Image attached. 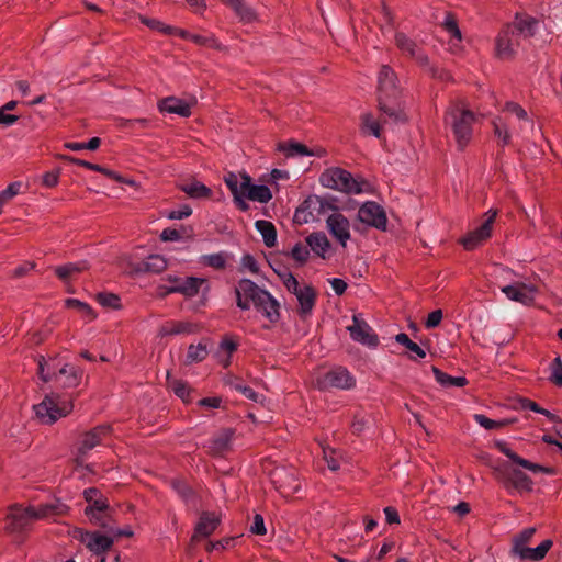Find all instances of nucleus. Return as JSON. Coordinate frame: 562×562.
I'll use <instances>...</instances> for the list:
<instances>
[{
  "label": "nucleus",
  "instance_id": "nucleus-41",
  "mask_svg": "<svg viewBox=\"0 0 562 562\" xmlns=\"http://www.w3.org/2000/svg\"><path fill=\"white\" fill-rule=\"evenodd\" d=\"M207 346L205 342L198 345H190L187 352V363H194L203 361L207 356Z\"/></svg>",
  "mask_w": 562,
  "mask_h": 562
},
{
  "label": "nucleus",
  "instance_id": "nucleus-29",
  "mask_svg": "<svg viewBox=\"0 0 562 562\" xmlns=\"http://www.w3.org/2000/svg\"><path fill=\"white\" fill-rule=\"evenodd\" d=\"M553 541L551 539L543 540L539 546L536 548H526L525 550H521L519 554L516 557L520 560L525 561H541L544 559L549 550L552 548Z\"/></svg>",
  "mask_w": 562,
  "mask_h": 562
},
{
  "label": "nucleus",
  "instance_id": "nucleus-27",
  "mask_svg": "<svg viewBox=\"0 0 562 562\" xmlns=\"http://www.w3.org/2000/svg\"><path fill=\"white\" fill-rule=\"evenodd\" d=\"M158 109L162 113L178 114L182 117H188L191 115L190 105L186 101L175 97L162 99L158 103Z\"/></svg>",
  "mask_w": 562,
  "mask_h": 562
},
{
  "label": "nucleus",
  "instance_id": "nucleus-23",
  "mask_svg": "<svg viewBox=\"0 0 562 562\" xmlns=\"http://www.w3.org/2000/svg\"><path fill=\"white\" fill-rule=\"evenodd\" d=\"M497 449L504 453L507 458H509L514 463L527 469L533 473H547L552 474L553 471L550 468L542 467L537 463H532L527 459L519 457L516 452H514L506 442L498 441L496 442Z\"/></svg>",
  "mask_w": 562,
  "mask_h": 562
},
{
  "label": "nucleus",
  "instance_id": "nucleus-39",
  "mask_svg": "<svg viewBox=\"0 0 562 562\" xmlns=\"http://www.w3.org/2000/svg\"><path fill=\"white\" fill-rule=\"evenodd\" d=\"M237 349V344L231 338H224L220 344L217 352L218 361L224 368H227L231 363V356Z\"/></svg>",
  "mask_w": 562,
  "mask_h": 562
},
{
  "label": "nucleus",
  "instance_id": "nucleus-11",
  "mask_svg": "<svg viewBox=\"0 0 562 562\" xmlns=\"http://www.w3.org/2000/svg\"><path fill=\"white\" fill-rule=\"evenodd\" d=\"M519 36L516 31L506 24L495 38V55L502 60L514 58L520 45Z\"/></svg>",
  "mask_w": 562,
  "mask_h": 562
},
{
  "label": "nucleus",
  "instance_id": "nucleus-5",
  "mask_svg": "<svg viewBox=\"0 0 562 562\" xmlns=\"http://www.w3.org/2000/svg\"><path fill=\"white\" fill-rule=\"evenodd\" d=\"M35 416L45 425H52L59 418L66 417L74 409L71 400L57 394L46 395L43 401L33 406Z\"/></svg>",
  "mask_w": 562,
  "mask_h": 562
},
{
  "label": "nucleus",
  "instance_id": "nucleus-57",
  "mask_svg": "<svg viewBox=\"0 0 562 562\" xmlns=\"http://www.w3.org/2000/svg\"><path fill=\"white\" fill-rule=\"evenodd\" d=\"M85 514L92 524L100 526L102 528H110L109 510H106L105 513L99 512V513H85Z\"/></svg>",
  "mask_w": 562,
  "mask_h": 562
},
{
  "label": "nucleus",
  "instance_id": "nucleus-62",
  "mask_svg": "<svg viewBox=\"0 0 562 562\" xmlns=\"http://www.w3.org/2000/svg\"><path fill=\"white\" fill-rule=\"evenodd\" d=\"M109 510V503L105 498L99 497L89 504L85 513H105Z\"/></svg>",
  "mask_w": 562,
  "mask_h": 562
},
{
  "label": "nucleus",
  "instance_id": "nucleus-34",
  "mask_svg": "<svg viewBox=\"0 0 562 562\" xmlns=\"http://www.w3.org/2000/svg\"><path fill=\"white\" fill-rule=\"evenodd\" d=\"M277 149L281 151L285 158H296L313 155V153L305 145L292 140L286 143H279Z\"/></svg>",
  "mask_w": 562,
  "mask_h": 562
},
{
  "label": "nucleus",
  "instance_id": "nucleus-30",
  "mask_svg": "<svg viewBox=\"0 0 562 562\" xmlns=\"http://www.w3.org/2000/svg\"><path fill=\"white\" fill-rule=\"evenodd\" d=\"M307 246L319 257L326 258L330 250V243L323 232L310 234L306 237Z\"/></svg>",
  "mask_w": 562,
  "mask_h": 562
},
{
  "label": "nucleus",
  "instance_id": "nucleus-53",
  "mask_svg": "<svg viewBox=\"0 0 562 562\" xmlns=\"http://www.w3.org/2000/svg\"><path fill=\"white\" fill-rule=\"evenodd\" d=\"M515 277L516 273L507 267L498 266L495 269V279L499 285L515 282Z\"/></svg>",
  "mask_w": 562,
  "mask_h": 562
},
{
  "label": "nucleus",
  "instance_id": "nucleus-2",
  "mask_svg": "<svg viewBox=\"0 0 562 562\" xmlns=\"http://www.w3.org/2000/svg\"><path fill=\"white\" fill-rule=\"evenodd\" d=\"M378 83L380 90L379 108L380 120L383 124H398L406 122V114L400 103L395 102L397 97V77L394 70L383 65L379 71Z\"/></svg>",
  "mask_w": 562,
  "mask_h": 562
},
{
  "label": "nucleus",
  "instance_id": "nucleus-25",
  "mask_svg": "<svg viewBox=\"0 0 562 562\" xmlns=\"http://www.w3.org/2000/svg\"><path fill=\"white\" fill-rule=\"evenodd\" d=\"M221 522V517L212 512H203L194 529L193 539L211 536Z\"/></svg>",
  "mask_w": 562,
  "mask_h": 562
},
{
  "label": "nucleus",
  "instance_id": "nucleus-38",
  "mask_svg": "<svg viewBox=\"0 0 562 562\" xmlns=\"http://www.w3.org/2000/svg\"><path fill=\"white\" fill-rule=\"evenodd\" d=\"M395 341L398 342L400 345H403L412 352V355L409 356L412 360L426 357V351L419 345L411 340L407 334H397L395 336Z\"/></svg>",
  "mask_w": 562,
  "mask_h": 562
},
{
  "label": "nucleus",
  "instance_id": "nucleus-16",
  "mask_svg": "<svg viewBox=\"0 0 562 562\" xmlns=\"http://www.w3.org/2000/svg\"><path fill=\"white\" fill-rule=\"evenodd\" d=\"M350 337L362 345L375 348L379 345V337L373 329L361 317L360 314L352 316V325L347 327Z\"/></svg>",
  "mask_w": 562,
  "mask_h": 562
},
{
  "label": "nucleus",
  "instance_id": "nucleus-50",
  "mask_svg": "<svg viewBox=\"0 0 562 562\" xmlns=\"http://www.w3.org/2000/svg\"><path fill=\"white\" fill-rule=\"evenodd\" d=\"M362 131L375 137H380V122L376 121L371 114L362 116Z\"/></svg>",
  "mask_w": 562,
  "mask_h": 562
},
{
  "label": "nucleus",
  "instance_id": "nucleus-31",
  "mask_svg": "<svg viewBox=\"0 0 562 562\" xmlns=\"http://www.w3.org/2000/svg\"><path fill=\"white\" fill-rule=\"evenodd\" d=\"M179 188L191 199H210L212 196V190L195 179L180 183Z\"/></svg>",
  "mask_w": 562,
  "mask_h": 562
},
{
  "label": "nucleus",
  "instance_id": "nucleus-61",
  "mask_svg": "<svg viewBox=\"0 0 562 562\" xmlns=\"http://www.w3.org/2000/svg\"><path fill=\"white\" fill-rule=\"evenodd\" d=\"M323 453H324V459L327 463V467L331 471H337L340 468V461H339V458L336 456L337 454L336 451L333 449H329V448H324Z\"/></svg>",
  "mask_w": 562,
  "mask_h": 562
},
{
  "label": "nucleus",
  "instance_id": "nucleus-64",
  "mask_svg": "<svg viewBox=\"0 0 562 562\" xmlns=\"http://www.w3.org/2000/svg\"><path fill=\"white\" fill-rule=\"evenodd\" d=\"M192 214V209L189 205H182L177 210L169 211L167 217L169 220H182Z\"/></svg>",
  "mask_w": 562,
  "mask_h": 562
},
{
  "label": "nucleus",
  "instance_id": "nucleus-6",
  "mask_svg": "<svg viewBox=\"0 0 562 562\" xmlns=\"http://www.w3.org/2000/svg\"><path fill=\"white\" fill-rule=\"evenodd\" d=\"M493 469L496 480L499 481L505 488H513L519 493L532 491V480L520 470L514 469L507 463H499Z\"/></svg>",
  "mask_w": 562,
  "mask_h": 562
},
{
  "label": "nucleus",
  "instance_id": "nucleus-35",
  "mask_svg": "<svg viewBox=\"0 0 562 562\" xmlns=\"http://www.w3.org/2000/svg\"><path fill=\"white\" fill-rule=\"evenodd\" d=\"M435 380L443 387H463L468 384L465 376H452L441 371L437 367H432Z\"/></svg>",
  "mask_w": 562,
  "mask_h": 562
},
{
  "label": "nucleus",
  "instance_id": "nucleus-21",
  "mask_svg": "<svg viewBox=\"0 0 562 562\" xmlns=\"http://www.w3.org/2000/svg\"><path fill=\"white\" fill-rule=\"evenodd\" d=\"M254 308L272 324H276L280 321L281 305L268 290H266Z\"/></svg>",
  "mask_w": 562,
  "mask_h": 562
},
{
  "label": "nucleus",
  "instance_id": "nucleus-28",
  "mask_svg": "<svg viewBox=\"0 0 562 562\" xmlns=\"http://www.w3.org/2000/svg\"><path fill=\"white\" fill-rule=\"evenodd\" d=\"M83 371L75 366L66 364L64 366L58 374H55V379L60 381L64 387H76L79 385Z\"/></svg>",
  "mask_w": 562,
  "mask_h": 562
},
{
  "label": "nucleus",
  "instance_id": "nucleus-63",
  "mask_svg": "<svg viewBox=\"0 0 562 562\" xmlns=\"http://www.w3.org/2000/svg\"><path fill=\"white\" fill-rule=\"evenodd\" d=\"M250 532L254 535L263 536L267 532L263 517L259 514L255 515L254 521L249 528Z\"/></svg>",
  "mask_w": 562,
  "mask_h": 562
},
{
  "label": "nucleus",
  "instance_id": "nucleus-37",
  "mask_svg": "<svg viewBox=\"0 0 562 562\" xmlns=\"http://www.w3.org/2000/svg\"><path fill=\"white\" fill-rule=\"evenodd\" d=\"M256 229L261 234L267 247H273L277 243V229L274 225L265 220H258L255 223Z\"/></svg>",
  "mask_w": 562,
  "mask_h": 562
},
{
  "label": "nucleus",
  "instance_id": "nucleus-26",
  "mask_svg": "<svg viewBox=\"0 0 562 562\" xmlns=\"http://www.w3.org/2000/svg\"><path fill=\"white\" fill-rule=\"evenodd\" d=\"M296 300L299 303L297 313L300 317L306 318L312 314L315 306L316 292L311 285L304 283L303 291L297 293Z\"/></svg>",
  "mask_w": 562,
  "mask_h": 562
},
{
  "label": "nucleus",
  "instance_id": "nucleus-3",
  "mask_svg": "<svg viewBox=\"0 0 562 562\" xmlns=\"http://www.w3.org/2000/svg\"><path fill=\"white\" fill-rule=\"evenodd\" d=\"M475 121L474 113L462 102L451 103L445 115L446 125L453 133L459 149H463L472 137V125Z\"/></svg>",
  "mask_w": 562,
  "mask_h": 562
},
{
  "label": "nucleus",
  "instance_id": "nucleus-60",
  "mask_svg": "<svg viewBox=\"0 0 562 562\" xmlns=\"http://www.w3.org/2000/svg\"><path fill=\"white\" fill-rule=\"evenodd\" d=\"M474 420L481 427H483V428H485L487 430H491V429H494V428H498V427H502L504 425V422H498V420L491 419V418L486 417L483 414H475L474 415Z\"/></svg>",
  "mask_w": 562,
  "mask_h": 562
},
{
  "label": "nucleus",
  "instance_id": "nucleus-49",
  "mask_svg": "<svg viewBox=\"0 0 562 562\" xmlns=\"http://www.w3.org/2000/svg\"><path fill=\"white\" fill-rule=\"evenodd\" d=\"M550 376L549 380L555 385L562 386V360L560 357H555L550 366Z\"/></svg>",
  "mask_w": 562,
  "mask_h": 562
},
{
  "label": "nucleus",
  "instance_id": "nucleus-13",
  "mask_svg": "<svg viewBox=\"0 0 562 562\" xmlns=\"http://www.w3.org/2000/svg\"><path fill=\"white\" fill-rule=\"evenodd\" d=\"M358 218L361 223L385 231L387 225L386 214L381 205L368 201L363 203L358 211Z\"/></svg>",
  "mask_w": 562,
  "mask_h": 562
},
{
  "label": "nucleus",
  "instance_id": "nucleus-12",
  "mask_svg": "<svg viewBox=\"0 0 562 562\" xmlns=\"http://www.w3.org/2000/svg\"><path fill=\"white\" fill-rule=\"evenodd\" d=\"M501 291L510 301L518 302L522 305H531L535 302L538 289L531 283L515 281L499 285Z\"/></svg>",
  "mask_w": 562,
  "mask_h": 562
},
{
  "label": "nucleus",
  "instance_id": "nucleus-56",
  "mask_svg": "<svg viewBox=\"0 0 562 562\" xmlns=\"http://www.w3.org/2000/svg\"><path fill=\"white\" fill-rule=\"evenodd\" d=\"M139 19L143 24H145L146 26H148L149 29H151L154 31H157V32H160V33H164L167 35H168V32L171 31L170 25H166L165 23H162L159 20L149 19L146 16H139Z\"/></svg>",
  "mask_w": 562,
  "mask_h": 562
},
{
  "label": "nucleus",
  "instance_id": "nucleus-10",
  "mask_svg": "<svg viewBox=\"0 0 562 562\" xmlns=\"http://www.w3.org/2000/svg\"><path fill=\"white\" fill-rule=\"evenodd\" d=\"M271 482L281 496L289 498L301 490V482L295 470L276 468L271 472Z\"/></svg>",
  "mask_w": 562,
  "mask_h": 562
},
{
  "label": "nucleus",
  "instance_id": "nucleus-1",
  "mask_svg": "<svg viewBox=\"0 0 562 562\" xmlns=\"http://www.w3.org/2000/svg\"><path fill=\"white\" fill-rule=\"evenodd\" d=\"M68 509L69 507L59 499L37 506L13 505L7 515L5 529L12 535H21L30 531L35 521L55 519L67 514Z\"/></svg>",
  "mask_w": 562,
  "mask_h": 562
},
{
  "label": "nucleus",
  "instance_id": "nucleus-14",
  "mask_svg": "<svg viewBox=\"0 0 562 562\" xmlns=\"http://www.w3.org/2000/svg\"><path fill=\"white\" fill-rule=\"evenodd\" d=\"M497 215V211L490 210L486 212L485 221L484 223L475 228L474 231H471L465 235L461 243L467 250H473L476 247H479L483 241H485L492 234V225L494 223V220Z\"/></svg>",
  "mask_w": 562,
  "mask_h": 562
},
{
  "label": "nucleus",
  "instance_id": "nucleus-19",
  "mask_svg": "<svg viewBox=\"0 0 562 562\" xmlns=\"http://www.w3.org/2000/svg\"><path fill=\"white\" fill-rule=\"evenodd\" d=\"M326 226L330 235L336 238V240L342 246L346 247L348 240L350 239V223L348 218L342 215L340 212L335 211L326 218Z\"/></svg>",
  "mask_w": 562,
  "mask_h": 562
},
{
  "label": "nucleus",
  "instance_id": "nucleus-59",
  "mask_svg": "<svg viewBox=\"0 0 562 562\" xmlns=\"http://www.w3.org/2000/svg\"><path fill=\"white\" fill-rule=\"evenodd\" d=\"M67 306L69 307H76L78 311H80L86 317L89 319H93L94 313L92 308L87 304L76 299H69L67 300Z\"/></svg>",
  "mask_w": 562,
  "mask_h": 562
},
{
  "label": "nucleus",
  "instance_id": "nucleus-46",
  "mask_svg": "<svg viewBox=\"0 0 562 562\" xmlns=\"http://www.w3.org/2000/svg\"><path fill=\"white\" fill-rule=\"evenodd\" d=\"M169 387L175 392V394L180 397L184 403L191 402V389L190 386L181 381V380H171L168 382Z\"/></svg>",
  "mask_w": 562,
  "mask_h": 562
},
{
  "label": "nucleus",
  "instance_id": "nucleus-55",
  "mask_svg": "<svg viewBox=\"0 0 562 562\" xmlns=\"http://www.w3.org/2000/svg\"><path fill=\"white\" fill-rule=\"evenodd\" d=\"M292 258L299 263L303 265L310 257L308 246L297 243L291 250Z\"/></svg>",
  "mask_w": 562,
  "mask_h": 562
},
{
  "label": "nucleus",
  "instance_id": "nucleus-9",
  "mask_svg": "<svg viewBox=\"0 0 562 562\" xmlns=\"http://www.w3.org/2000/svg\"><path fill=\"white\" fill-rule=\"evenodd\" d=\"M356 385L355 376L344 367L334 368L317 379V387L323 391L350 390Z\"/></svg>",
  "mask_w": 562,
  "mask_h": 562
},
{
  "label": "nucleus",
  "instance_id": "nucleus-40",
  "mask_svg": "<svg viewBox=\"0 0 562 562\" xmlns=\"http://www.w3.org/2000/svg\"><path fill=\"white\" fill-rule=\"evenodd\" d=\"M87 269L85 262H71L55 268L56 276L61 280H67L70 276L79 273Z\"/></svg>",
  "mask_w": 562,
  "mask_h": 562
},
{
  "label": "nucleus",
  "instance_id": "nucleus-43",
  "mask_svg": "<svg viewBox=\"0 0 562 562\" xmlns=\"http://www.w3.org/2000/svg\"><path fill=\"white\" fill-rule=\"evenodd\" d=\"M144 270L148 272L159 273L167 267L165 258L160 255H151L143 262Z\"/></svg>",
  "mask_w": 562,
  "mask_h": 562
},
{
  "label": "nucleus",
  "instance_id": "nucleus-44",
  "mask_svg": "<svg viewBox=\"0 0 562 562\" xmlns=\"http://www.w3.org/2000/svg\"><path fill=\"white\" fill-rule=\"evenodd\" d=\"M190 41L199 46H206V47H211V48H214L217 50L223 49V45L211 33L205 34V35L193 34L192 36H190Z\"/></svg>",
  "mask_w": 562,
  "mask_h": 562
},
{
  "label": "nucleus",
  "instance_id": "nucleus-42",
  "mask_svg": "<svg viewBox=\"0 0 562 562\" xmlns=\"http://www.w3.org/2000/svg\"><path fill=\"white\" fill-rule=\"evenodd\" d=\"M194 331V325L184 322H173L162 327V335L191 334Z\"/></svg>",
  "mask_w": 562,
  "mask_h": 562
},
{
  "label": "nucleus",
  "instance_id": "nucleus-24",
  "mask_svg": "<svg viewBox=\"0 0 562 562\" xmlns=\"http://www.w3.org/2000/svg\"><path fill=\"white\" fill-rule=\"evenodd\" d=\"M509 25L516 31L519 38L521 36L527 38L532 37L536 34L539 26V20L525 13H517L515 20L513 23H509Z\"/></svg>",
  "mask_w": 562,
  "mask_h": 562
},
{
  "label": "nucleus",
  "instance_id": "nucleus-32",
  "mask_svg": "<svg viewBox=\"0 0 562 562\" xmlns=\"http://www.w3.org/2000/svg\"><path fill=\"white\" fill-rule=\"evenodd\" d=\"M233 434V430L225 429L221 434L212 438L209 443L210 452L216 456H221L228 451L231 448Z\"/></svg>",
  "mask_w": 562,
  "mask_h": 562
},
{
  "label": "nucleus",
  "instance_id": "nucleus-51",
  "mask_svg": "<svg viewBox=\"0 0 562 562\" xmlns=\"http://www.w3.org/2000/svg\"><path fill=\"white\" fill-rule=\"evenodd\" d=\"M442 25L443 29L451 35L452 38L457 40L458 42L461 41V31L458 26L457 20L452 14H446Z\"/></svg>",
  "mask_w": 562,
  "mask_h": 562
},
{
  "label": "nucleus",
  "instance_id": "nucleus-17",
  "mask_svg": "<svg viewBox=\"0 0 562 562\" xmlns=\"http://www.w3.org/2000/svg\"><path fill=\"white\" fill-rule=\"evenodd\" d=\"M74 538L85 543L86 547L95 554L105 552L112 547L114 542L112 537L102 535L100 532L85 531L80 528L74 530Z\"/></svg>",
  "mask_w": 562,
  "mask_h": 562
},
{
  "label": "nucleus",
  "instance_id": "nucleus-22",
  "mask_svg": "<svg viewBox=\"0 0 562 562\" xmlns=\"http://www.w3.org/2000/svg\"><path fill=\"white\" fill-rule=\"evenodd\" d=\"M395 44L403 54L415 58L422 66L428 65V57L424 54L422 48L405 34L397 33L395 35Z\"/></svg>",
  "mask_w": 562,
  "mask_h": 562
},
{
  "label": "nucleus",
  "instance_id": "nucleus-45",
  "mask_svg": "<svg viewBox=\"0 0 562 562\" xmlns=\"http://www.w3.org/2000/svg\"><path fill=\"white\" fill-rule=\"evenodd\" d=\"M200 262L204 266L221 270L226 266V256L223 252L203 255Z\"/></svg>",
  "mask_w": 562,
  "mask_h": 562
},
{
  "label": "nucleus",
  "instance_id": "nucleus-15",
  "mask_svg": "<svg viewBox=\"0 0 562 562\" xmlns=\"http://www.w3.org/2000/svg\"><path fill=\"white\" fill-rule=\"evenodd\" d=\"M79 168H83L86 171L100 172L104 176H117L116 173L109 171L99 165L66 156L61 158L60 165L56 170L47 171L43 176H58L60 173L78 172Z\"/></svg>",
  "mask_w": 562,
  "mask_h": 562
},
{
  "label": "nucleus",
  "instance_id": "nucleus-33",
  "mask_svg": "<svg viewBox=\"0 0 562 562\" xmlns=\"http://www.w3.org/2000/svg\"><path fill=\"white\" fill-rule=\"evenodd\" d=\"M505 111L514 114L516 119L520 122L519 130L520 132H525L527 130L532 131L535 127L533 121L529 117L527 111L515 102H506Z\"/></svg>",
  "mask_w": 562,
  "mask_h": 562
},
{
  "label": "nucleus",
  "instance_id": "nucleus-58",
  "mask_svg": "<svg viewBox=\"0 0 562 562\" xmlns=\"http://www.w3.org/2000/svg\"><path fill=\"white\" fill-rule=\"evenodd\" d=\"M370 424V416L359 413L353 417L351 429L355 434H361Z\"/></svg>",
  "mask_w": 562,
  "mask_h": 562
},
{
  "label": "nucleus",
  "instance_id": "nucleus-48",
  "mask_svg": "<svg viewBox=\"0 0 562 562\" xmlns=\"http://www.w3.org/2000/svg\"><path fill=\"white\" fill-rule=\"evenodd\" d=\"M494 134L498 137L501 144L503 146L508 145L510 143V134L507 125L502 121V119H496L493 121Z\"/></svg>",
  "mask_w": 562,
  "mask_h": 562
},
{
  "label": "nucleus",
  "instance_id": "nucleus-18",
  "mask_svg": "<svg viewBox=\"0 0 562 562\" xmlns=\"http://www.w3.org/2000/svg\"><path fill=\"white\" fill-rule=\"evenodd\" d=\"M170 286L167 288L168 293H181L186 296L192 297L196 295L200 289L205 285L209 290L207 280L204 278L187 277V278H170Z\"/></svg>",
  "mask_w": 562,
  "mask_h": 562
},
{
  "label": "nucleus",
  "instance_id": "nucleus-4",
  "mask_svg": "<svg viewBox=\"0 0 562 562\" xmlns=\"http://www.w3.org/2000/svg\"><path fill=\"white\" fill-rule=\"evenodd\" d=\"M227 187L229 188L234 201L240 211H248L249 205L246 200L267 203L271 200L272 194L270 189L265 184H251L252 178H243L239 183L238 178H224Z\"/></svg>",
  "mask_w": 562,
  "mask_h": 562
},
{
  "label": "nucleus",
  "instance_id": "nucleus-20",
  "mask_svg": "<svg viewBox=\"0 0 562 562\" xmlns=\"http://www.w3.org/2000/svg\"><path fill=\"white\" fill-rule=\"evenodd\" d=\"M322 186L347 194H360L366 191V182L358 178H319Z\"/></svg>",
  "mask_w": 562,
  "mask_h": 562
},
{
  "label": "nucleus",
  "instance_id": "nucleus-47",
  "mask_svg": "<svg viewBox=\"0 0 562 562\" xmlns=\"http://www.w3.org/2000/svg\"><path fill=\"white\" fill-rule=\"evenodd\" d=\"M25 189H26V186H24L23 182L14 181L0 192V201L4 205L9 201H11L14 196H16L18 194L23 192Z\"/></svg>",
  "mask_w": 562,
  "mask_h": 562
},
{
  "label": "nucleus",
  "instance_id": "nucleus-54",
  "mask_svg": "<svg viewBox=\"0 0 562 562\" xmlns=\"http://www.w3.org/2000/svg\"><path fill=\"white\" fill-rule=\"evenodd\" d=\"M97 301L104 307L117 310L121 307L120 297L113 293H99Z\"/></svg>",
  "mask_w": 562,
  "mask_h": 562
},
{
  "label": "nucleus",
  "instance_id": "nucleus-36",
  "mask_svg": "<svg viewBox=\"0 0 562 562\" xmlns=\"http://www.w3.org/2000/svg\"><path fill=\"white\" fill-rule=\"evenodd\" d=\"M536 533V528L529 527L521 530L513 538L510 554L516 557L520 553L521 550L528 548V543L531 541L533 535Z\"/></svg>",
  "mask_w": 562,
  "mask_h": 562
},
{
  "label": "nucleus",
  "instance_id": "nucleus-7",
  "mask_svg": "<svg viewBox=\"0 0 562 562\" xmlns=\"http://www.w3.org/2000/svg\"><path fill=\"white\" fill-rule=\"evenodd\" d=\"M112 428L110 425H99L89 431L81 435L77 442V457L78 464L83 462L85 457L97 446L101 445L110 437Z\"/></svg>",
  "mask_w": 562,
  "mask_h": 562
},
{
  "label": "nucleus",
  "instance_id": "nucleus-8",
  "mask_svg": "<svg viewBox=\"0 0 562 562\" xmlns=\"http://www.w3.org/2000/svg\"><path fill=\"white\" fill-rule=\"evenodd\" d=\"M266 289L260 288L250 279H240L235 286L236 305L241 311H248L255 307Z\"/></svg>",
  "mask_w": 562,
  "mask_h": 562
},
{
  "label": "nucleus",
  "instance_id": "nucleus-52",
  "mask_svg": "<svg viewBox=\"0 0 562 562\" xmlns=\"http://www.w3.org/2000/svg\"><path fill=\"white\" fill-rule=\"evenodd\" d=\"M281 279L286 290L295 295V297L297 296V293L303 291V284H300L297 279L291 272L283 273Z\"/></svg>",
  "mask_w": 562,
  "mask_h": 562
}]
</instances>
